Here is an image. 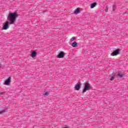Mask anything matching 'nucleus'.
<instances>
[{"label":"nucleus","mask_w":128,"mask_h":128,"mask_svg":"<svg viewBox=\"0 0 128 128\" xmlns=\"http://www.w3.org/2000/svg\"><path fill=\"white\" fill-rule=\"evenodd\" d=\"M3 94V92H1V93H0V94Z\"/></svg>","instance_id":"obj_18"},{"label":"nucleus","mask_w":128,"mask_h":128,"mask_svg":"<svg viewBox=\"0 0 128 128\" xmlns=\"http://www.w3.org/2000/svg\"><path fill=\"white\" fill-rule=\"evenodd\" d=\"M36 52H32V54H31V56H32V58H34V57L36 56Z\"/></svg>","instance_id":"obj_8"},{"label":"nucleus","mask_w":128,"mask_h":128,"mask_svg":"<svg viewBox=\"0 0 128 128\" xmlns=\"http://www.w3.org/2000/svg\"><path fill=\"white\" fill-rule=\"evenodd\" d=\"M4 112H6L5 110H3L0 112V114H4Z\"/></svg>","instance_id":"obj_15"},{"label":"nucleus","mask_w":128,"mask_h":128,"mask_svg":"<svg viewBox=\"0 0 128 128\" xmlns=\"http://www.w3.org/2000/svg\"><path fill=\"white\" fill-rule=\"evenodd\" d=\"M72 46H73V48H76V46H78V43H76V42H74L72 43Z\"/></svg>","instance_id":"obj_9"},{"label":"nucleus","mask_w":128,"mask_h":128,"mask_svg":"<svg viewBox=\"0 0 128 128\" xmlns=\"http://www.w3.org/2000/svg\"><path fill=\"white\" fill-rule=\"evenodd\" d=\"M49 94H50V92H46L44 94V96H48Z\"/></svg>","instance_id":"obj_13"},{"label":"nucleus","mask_w":128,"mask_h":128,"mask_svg":"<svg viewBox=\"0 0 128 128\" xmlns=\"http://www.w3.org/2000/svg\"><path fill=\"white\" fill-rule=\"evenodd\" d=\"M118 54H120V49H117V50H114L111 54V56H118Z\"/></svg>","instance_id":"obj_4"},{"label":"nucleus","mask_w":128,"mask_h":128,"mask_svg":"<svg viewBox=\"0 0 128 128\" xmlns=\"http://www.w3.org/2000/svg\"><path fill=\"white\" fill-rule=\"evenodd\" d=\"M7 20L3 24L2 30H6L10 28V24H14L16 22V13H9Z\"/></svg>","instance_id":"obj_1"},{"label":"nucleus","mask_w":128,"mask_h":128,"mask_svg":"<svg viewBox=\"0 0 128 128\" xmlns=\"http://www.w3.org/2000/svg\"><path fill=\"white\" fill-rule=\"evenodd\" d=\"M10 80H12V76L8 77V79L5 80L4 84H5V86H10V82H12Z\"/></svg>","instance_id":"obj_3"},{"label":"nucleus","mask_w":128,"mask_h":128,"mask_svg":"<svg viewBox=\"0 0 128 128\" xmlns=\"http://www.w3.org/2000/svg\"><path fill=\"white\" fill-rule=\"evenodd\" d=\"M96 6V2H94L92 4H91L90 6V8H94Z\"/></svg>","instance_id":"obj_7"},{"label":"nucleus","mask_w":128,"mask_h":128,"mask_svg":"<svg viewBox=\"0 0 128 128\" xmlns=\"http://www.w3.org/2000/svg\"><path fill=\"white\" fill-rule=\"evenodd\" d=\"M116 5H114L113 6V10H116Z\"/></svg>","instance_id":"obj_16"},{"label":"nucleus","mask_w":128,"mask_h":128,"mask_svg":"<svg viewBox=\"0 0 128 128\" xmlns=\"http://www.w3.org/2000/svg\"><path fill=\"white\" fill-rule=\"evenodd\" d=\"M118 76L119 78H122V76H124V74H122V72H118Z\"/></svg>","instance_id":"obj_10"},{"label":"nucleus","mask_w":128,"mask_h":128,"mask_svg":"<svg viewBox=\"0 0 128 128\" xmlns=\"http://www.w3.org/2000/svg\"><path fill=\"white\" fill-rule=\"evenodd\" d=\"M64 56V53L62 52H60V53L58 56V57L59 58H62Z\"/></svg>","instance_id":"obj_5"},{"label":"nucleus","mask_w":128,"mask_h":128,"mask_svg":"<svg viewBox=\"0 0 128 128\" xmlns=\"http://www.w3.org/2000/svg\"><path fill=\"white\" fill-rule=\"evenodd\" d=\"M114 78H116V75L114 74L111 76L110 80H114Z\"/></svg>","instance_id":"obj_12"},{"label":"nucleus","mask_w":128,"mask_h":128,"mask_svg":"<svg viewBox=\"0 0 128 128\" xmlns=\"http://www.w3.org/2000/svg\"><path fill=\"white\" fill-rule=\"evenodd\" d=\"M105 12H108V9L105 10Z\"/></svg>","instance_id":"obj_17"},{"label":"nucleus","mask_w":128,"mask_h":128,"mask_svg":"<svg viewBox=\"0 0 128 128\" xmlns=\"http://www.w3.org/2000/svg\"><path fill=\"white\" fill-rule=\"evenodd\" d=\"M80 10L78 8H76L74 12V14H78Z\"/></svg>","instance_id":"obj_11"},{"label":"nucleus","mask_w":128,"mask_h":128,"mask_svg":"<svg viewBox=\"0 0 128 128\" xmlns=\"http://www.w3.org/2000/svg\"><path fill=\"white\" fill-rule=\"evenodd\" d=\"M74 40H76V38L72 37V38H70V41L71 42H74Z\"/></svg>","instance_id":"obj_14"},{"label":"nucleus","mask_w":128,"mask_h":128,"mask_svg":"<svg viewBox=\"0 0 128 128\" xmlns=\"http://www.w3.org/2000/svg\"><path fill=\"white\" fill-rule=\"evenodd\" d=\"M80 88V84H77L75 86L76 90H78Z\"/></svg>","instance_id":"obj_6"},{"label":"nucleus","mask_w":128,"mask_h":128,"mask_svg":"<svg viewBox=\"0 0 128 128\" xmlns=\"http://www.w3.org/2000/svg\"><path fill=\"white\" fill-rule=\"evenodd\" d=\"M92 88V86H90V84L88 82H86L84 83V87L83 89V93L86 92V90H90Z\"/></svg>","instance_id":"obj_2"}]
</instances>
